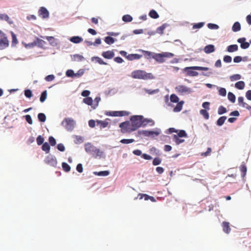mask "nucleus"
Segmentation results:
<instances>
[{
	"label": "nucleus",
	"instance_id": "obj_54",
	"mask_svg": "<svg viewBox=\"0 0 251 251\" xmlns=\"http://www.w3.org/2000/svg\"><path fill=\"white\" fill-rule=\"evenodd\" d=\"M204 25V23L201 22L197 24H195L193 26V29L200 28L202 27Z\"/></svg>",
	"mask_w": 251,
	"mask_h": 251
},
{
	"label": "nucleus",
	"instance_id": "obj_22",
	"mask_svg": "<svg viewBox=\"0 0 251 251\" xmlns=\"http://www.w3.org/2000/svg\"><path fill=\"white\" fill-rule=\"evenodd\" d=\"M70 41L74 43L78 44L81 43L83 41V39L79 36H73L70 39Z\"/></svg>",
	"mask_w": 251,
	"mask_h": 251
},
{
	"label": "nucleus",
	"instance_id": "obj_4",
	"mask_svg": "<svg viewBox=\"0 0 251 251\" xmlns=\"http://www.w3.org/2000/svg\"><path fill=\"white\" fill-rule=\"evenodd\" d=\"M174 56V54L169 52H163L160 53H155L152 58L159 63H162L165 61V58H171Z\"/></svg>",
	"mask_w": 251,
	"mask_h": 251
},
{
	"label": "nucleus",
	"instance_id": "obj_2",
	"mask_svg": "<svg viewBox=\"0 0 251 251\" xmlns=\"http://www.w3.org/2000/svg\"><path fill=\"white\" fill-rule=\"evenodd\" d=\"M85 151L91 154L95 158L101 157L103 155V152L96 148L91 143H87L85 145Z\"/></svg>",
	"mask_w": 251,
	"mask_h": 251
},
{
	"label": "nucleus",
	"instance_id": "obj_47",
	"mask_svg": "<svg viewBox=\"0 0 251 251\" xmlns=\"http://www.w3.org/2000/svg\"><path fill=\"white\" fill-rule=\"evenodd\" d=\"M227 97L228 99L232 102H234L235 101V96L232 93L229 92L228 93Z\"/></svg>",
	"mask_w": 251,
	"mask_h": 251
},
{
	"label": "nucleus",
	"instance_id": "obj_7",
	"mask_svg": "<svg viewBox=\"0 0 251 251\" xmlns=\"http://www.w3.org/2000/svg\"><path fill=\"white\" fill-rule=\"evenodd\" d=\"M175 90L179 95H189L192 92L191 88L183 85H179L176 86Z\"/></svg>",
	"mask_w": 251,
	"mask_h": 251
},
{
	"label": "nucleus",
	"instance_id": "obj_56",
	"mask_svg": "<svg viewBox=\"0 0 251 251\" xmlns=\"http://www.w3.org/2000/svg\"><path fill=\"white\" fill-rule=\"evenodd\" d=\"M219 94L220 95L222 96H226V89L224 88H221L219 90Z\"/></svg>",
	"mask_w": 251,
	"mask_h": 251
},
{
	"label": "nucleus",
	"instance_id": "obj_5",
	"mask_svg": "<svg viewBox=\"0 0 251 251\" xmlns=\"http://www.w3.org/2000/svg\"><path fill=\"white\" fill-rule=\"evenodd\" d=\"M61 125L69 131H72L75 125V121L71 118H66L62 122Z\"/></svg>",
	"mask_w": 251,
	"mask_h": 251
},
{
	"label": "nucleus",
	"instance_id": "obj_60",
	"mask_svg": "<svg viewBox=\"0 0 251 251\" xmlns=\"http://www.w3.org/2000/svg\"><path fill=\"white\" fill-rule=\"evenodd\" d=\"M26 121L30 125L32 124V120L29 115H26L25 116Z\"/></svg>",
	"mask_w": 251,
	"mask_h": 251
},
{
	"label": "nucleus",
	"instance_id": "obj_13",
	"mask_svg": "<svg viewBox=\"0 0 251 251\" xmlns=\"http://www.w3.org/2000/svg\"><path fill=\"white\" fill-rule=\"evenodd\" d=\"M246 38L244 37L239 38L237 42L241 44L240 47L243 49H248L250 47V44L245 42Z\"/></svg>",
	"mask_w": 251,
	"mask_h": 251
},
{
	"label": "nucleus",
	"instance_id": "obj_25",
	"mask_svg": "<svg viewBox=\"0 0 251 251\" xmlns=\"http://www.w3.org/2000/svg\"><path fill=\"white\" fill-rule=\"evenodd\" d=\"M245 82L243 81H238L235 84V88L239 90L243 89L245 87Z\"/></svg>",
	"mask_w": 251,
	"mask_h": 251
},
{
	"label": "nucleus",
	"instance_id": "obj_16",
	"mask_svg": "<svg viewBox=\"0 0 251 251\" xmlns=\"http://www.w3.org/2000/svg\"><path fill=\"white\" fill-rule=\"evenodd\" d=\"M107 120L104 121L97 120L96 121L97 126H99L100 129L107 127L109 124Z\"/></svg>",
	"mask_w": 251,
	"mask_h": 251
},
{
	"label": "nucleus",
	"instance_id": "obj_63",
	"mask_svg": "<svg viewBox=\"0 0 251 251\" xmlns=\"http://www.w3.org/2000/svg\"><path fill=\"white\" fill-rule=\"evenodd\" d=\"M57 148L59 151H65V147L63 145V144L61 143H60L57 145Z\"/></svg>",
	"mask_w": 251,
	"mask_h": 251
},
{
	"label": "nucleus",
	"instance_id": "obj_18",
	"mask_svg": "<svg viewBox=\"0 0 251 251\" xmlns=\"http://www.w3.org/2000/svg\"><path fill=\"white\" fill-rule=\"evenodd\" d=\"M139 51H140L143 53L144 55L147 59L152 58V56H154V55L155 53L154 52H151L149 51L144 50H140Z\"/></svg>",
	"mask_w": 251,
	"mask_h": 251
},
{
	"label": "nucleus",
	"instance_id": "obj_27",
	"mask_svg": "<svg viewBox=\"0 0 251 251\" xmlns=\"http://www.w3.org/2000/svg\"><path fill=\"white\" fill-rule=\"evenodd\" d=\"M167 26V24H164L158 27L156 29L157 33L160 34H163L164 30L166 28V27Z\"/></svg>",
	"mask_w": 251,
	"mask_h": 251
},
{
	"label": "nucleus",
	"instance_id": "obj_42",
	"mask_svg": "<svg viewBox=\"0 0 251 251\" xmlns=\"http://www.w3.org/2000/svg\"><path fill=\"white\" fill-rule=\"evenodd\" d=\"M238 101L239 104L243 107H246V106L248 105L247 103L244 101V98L242 97H239L238 99Z\"/></svg>",
	"mask_w": 251,
	"mask_h": 251
},
{
	"label": "nucleus",
	"instance_id": "obj_23",
	"mask_svg": "<svg viewBox=\"0 0 251 251\" xmlns=\"http://www.w3.org/2000/svg\"><path fill=\"white\" fill-rule=\"evenodd\" d=\"M72 60L74 61L80 62L84 60V57L80 54H74L72 57Z\"/></svg>",
	"mask_w": 251,
	"mask_h": 251
},
{
	"label": "nucleus",
	"instance_id": "obj_51",
	"mask_svg": "<svg viewBox=\"0 0 251 251\" xmlns=\"http://www.w3.org/2000/svg\"><path fill=\"white\" fill-rule=\"evenodd\" d=\"M241 78V75L239 74H236L230 76V79L231 81H235L239 80Z\"/></svg>",
	"mask_w": 251,
	"mask_h": 251
},
{
	"label": "nucleus",
	"instance_id": "obj_49",
	"mask_svg": "<svg viewBox=\"0 0 251 251\" xmlns=\"http://www.w3.org/2000/svg\"><path fill=\"white\" fill-rule=\"evenodd\" d=\"M134 142V140L133 139H122L120 141V142L121 143H122V144H126L132 143H133Z\"/></svg>",
	"mask_w": 251,
	"mask_h": 251
},
{
	"label": "nucleus",
	"instance_id": "obj_44",
	"mask_svg": "<svg viewBox=\"0 0 251 251\" xmlns=\"http://www.w3.org/2000/svg\"><path fill=\"white\" fill-rule=\"evenodd\" d=\"M83 101L85 103L89 105H91L93 103V100L91 97L85 98L83 99Z\"/></svg>",
	"mask_w": 251,
	"mask_h": 251
},
{
	"label": "nucleus",
	"instance_id": "obj_61",
	"mask_svg": "<svg viewBox=\"0 0 251 251\" xmlns=\"http://www.w3.org/2000/svg\"><path fill=\"white\" fill-rule=\"evenodd\" d=\"M224 61L226 63H230L231 62L232 58L229 55H226L224 57Z\"/></svg>",
	"mask_w": 251,
	"mask_h": 251
},
{
	"label": "nucleus",
	"instance_id": "obj_58",
	"mask_svg": "<svg viewBox=\"0 0 251 251\" xmlns=\"http://www.w3.org/2000/svg\"><path fill=\"white\" fill-rule=\"evenodd\" d=\"M49 141L51 146H54L56 144V140L52 136H50L49 137Z\"/></svg>",
	"mask_w": 251,
	"mask_h": 251
},
{
	"label": "nucleus",
	"instance_id": "obj_36",
	"mask_svg": "<svg viewBox=\"0 0 251 251\" xmlns=\"http://www.w3.org/2000/svg\"><path fill=\"white\" fill-rule=\"evenodd\" d=\"M62 167L63 170L66 172H69L70 171L71 167L66 162H63L62 163Z\"/></svg>",
	"mask_w": 251,
	"mask_h": 251
},
{
	"label": "nucleus",
	"instance_id": "obj_9",
	"mask_svg": "<svg viewBox=\"0 0 251 251\" xmlns=\"http://www.w3.org/2000/svg\"><path fill=\"white\" fill-rule=\"evenodd\" d=\"M44 161L46 164L54 167L56 166L57 164V161L55 157L50 154L45 158Z\"/></svg>",
	"mask_w": 251,
	"mask_h": 251
},
{
	"label": "nucleus",
	"instance_id": "obj_24",
	"mask_svg": "<svg viewBox=\"0 0 251 251\" xmlns=\"http://www.w3.org/2000/svg\"><path fill=\"white\" fill-rule=\"evenodd\" d=\"M238 50V46L236 44L228 46L227 48V51L229 52H235Z\"/></svg>",
	"mask_w": 251,
	"mask_h": 251
},
{
	"label": "nucleus",
	"instance_id": "obj_43",
	"mask_svg": "<svg viewBox=\"0 0 251 251\" xmlns=\"http://www.w3.org/2000/svg\"><path fill=\"white\" fill-rule=\"evenodd\" d=\"M66 75L68 77H73L74 76L78 75L77 74H75L74 72L72 70H68L66 73Z\"/></svg>",
	"mask_w": 251,
	"mask_h": 251
},
{
	"label": "nucleus",
	"instance_id": "obj_40",
	"mask_svg": "<svg viewBox=\"0 0 251 251\" xmlns=\"http://www.w3.org/2000/svg\"><path fill=\"white\" fill-rule=\"evenodd\" d=\"M38 118L39 121L45 122L46 120V116L44 113H40L38 115Z\"/></svg>",
	"mask_w": 251,
	"mask_h": 251
},
{
	"label": "nucleus",
	"instance_id": "obj_15",
	"mask_svg": "<svg viewBox=\"0 0 251 251\" xmlns=\"http://www.w3.org/2000/svg\"><path fill=\"white\" fill-rule=\"evenodd\" d=\"M102 56L108 59H112L115 55L114 52L113 50H108L106 51H103L102 53Z\"/></svg>",
	"mask_w": 251,
	"mask_h": 251
},
{
	"label": "nucleus",
	"instance_id": "obj_48",
	"mask_svg": "<svg viewBox=\"0 0 251 251\" xmlns=\"http://www.w3.org/2000/svg\"><path fill=\"white\" fill-rule=\"evenodd\" d=\"M161 162V159L159 157H155L152 161V164L154 166L159 165Z\"/></svg>",
	"mask_w": 251,
	"mask_h": 251
},
{
	"label": "nucleus",
	"instance_id": "obj_50",
	"mask_svg": "<svg viewBox=\"0 0 251 251\" xmlns=\"http://www.w3.org/2000/svg\"><path fill=\"white\" fill-rule=\"evenodd\" d=\"M36 141L38 145H41L43 144L44 139L41 135H39L36 139Z\"/></svg>",
	"mask_w": 251,
	"mask_h": 251
},
{
	"label": "nucleus",
	"instance_id": "obj_29",
	"mask_svg": "<svg viewBox=\"0 0 251 251\" xmlns=\"http://www.w3.org/2000/svg\"><path fill=\"white\" fill-rule=\"evenodd\" d=\"M10 18L6 14H0V20H4L7 22L9 24H11L12 22L9 21Z\"/></svg>",
	"mask_w": 251,
	"mask_h": 251
},
{
	"label": "nucleus",
	"instance_id": "obj_17",
	"mask_svg": "<svg viewBox=\"0 0 251 251\" xmlns=\"http://www.w3.org/2000/svg\"><path fill=\"white\" fill-rule=\"evenodd\" d=\"M215 50V47L214 45H208L204 47L203 50L206 53L208 54L214 52Z\"/></svg>",
	"mask_w": 251,
	"mask_h": 251
},
{
	"label": "nucleus",
	"instance_id": "obj_28",
	"mask_svg": "<svg viewBox=\"0 0 251 251\" xmlns=\"http://www.w3.org/2000/svg\"><path fill=\"white\" fill-rule=\"evenodd\" d=\"M104 41L108 45H111L115 42V40L112 37L107 36L105 38Z\"/></svg>",
	"mask_w": 251,
	"mask_h": 251
},
{
	"label": "nucleus",
	"instance_id": "obj_45",
	"mask_svg": "<svg viewBox=\"0 0 251 251\" xmlns=\"http://www.w3.org/2000/svg\"><path fill=\"white\" fill-rule=\"evenodd\" d=\"M227 112L226 109L223 106H220L218 110V113L219 115H222L226 113Z\"/></svg>",
	"mask_w": 251,
	"mask_h": 251
},
{
	"label": "nucleus",
	"instance_id": "obj_52",
	"mask_svg": "<svg viewBox=\"0 0 251 251\" xmlns=\"http://www.w3.org/2000/svg\"><path fill=\"white\" fill-rule=\"evenodd\" d=\"M95 59L96 61L99 63L100 65H107V63L104 62L100 57H93V59Z\"/></svg>",
	"mask_w": 251,
	"mask_h": 251
},
{
	"label": "nucleus",
	"instance_id": "obj_1",
	"mask_svg": "<svg viewBox=\"0 0 251 251\" xmlns=\"http://www.w3.org/2000/svg\"><path fill=\"white\" fill-rule=\"evenodd\" d=\"M130 121L133 129L136 130L141 126H145L149 123H153L152 120L144 119L143 116L135 115L130 118Z\"/></svg>",
	"mask_w": 251,
	"mask_h": 251
},
{
	"label": "nucleus",
	"instance_id": "obj_41",
	"mask_svg": "<svg viewBox=\"0 0 251 251\" xmlns=\"http://www.w3.org/2000/svg\"><path fill=\"white\" fill-rule=\"evenodd\" d=\"M47 96V91H43L40 96V100L41 102H43L46 99Z\"/></svg>",
	"mask_w": 251,
	"mask_h": 251
},
{
	"label": "nucleus",
	"instance_id": "obj_53",
	"mask_svg": "<svg viewBox=\"0 0 251 251\" xmlns=\"http://www.w3.org/2000/svg\"><path fill=\"white\" fill-rule=\"evenodd\" d=\"M146 93L150 95L157 93L159 92V89L151 90V89H145Z\"/></svg>",
	"mask_w": 251,
	"mask_h": 251
},
{
	"label": "nucleus",
	"instance_id": "obj_26",
	"mask_svg": "<svg viewBox=\"0 0 251 251\" xmlns=\"http://www.w3.org/2000/svg\"><path fill=\"white\" fill-rule=\"evenodd\" d=\"M240 29H241L240 24L238 22H235L233 24V25L232 27V30L234 32H237V31L240 30Z\"/></svg>",
	"mask_w": 251,
	"mask_h": 251
},
{
	"label": "nucleus",
	"instance_id": "obj_55",
	"mask_svg": "<svg viewBox=\"0 0 251 251\" xmlns=\"http://www.w3.org/2000/svg\"><path fill=\"white\" fill-rule=\"evenodd\" d=\"M207 26L209 28L211 29H217L219 28V26L217 25L212 23L208 24Z\"/></svg>",
	"mask_w": 251,
	"mask_h": 251
},
{
	"label": "nucleus",
	"instance_id": "obj_21",
	"mask_svg": "<svg viewBox=\"0 0 251 251\" xmlns=\"http://www.w3.org/2000/svg\"><path fill=\"white\" fill-rule=\"evenodd\" d=\"M143 134L147 136H150L152 135L157 136L159 135V132L157 131L143 130Z\"/></svg>",
	"mask_w": 251,
	"mask_h": 251
},
{
	"label": "nucleus",
	"instance_id": "obj_39",
	"mask_svg": "<svg viewBox=\"0 0 251 251\" xmlns=\"http://www.w3.org/2000/svg\"><path fill=\"white\" fill-rule=\"evenodd\" d=\"M94 174L99 176H107L109 174V172L108 171H103L99 172H95Z\"/></svg>",
	"mask_w": 251,
	"mask_h": 251
},
{
	"label": "nucleus",
	"instance_id": "obj_10",
	"mask_svg": "<svg viewBox=\"0 0 251 251\" xmlns=\"http://www.w3.org/2000/svg\"><path fill=\"white\" fill-rule=\"evenodd\" d=\"M195 67L196 66L185 67L183 69V71L186 73V75L191 76H197L199 75V73L197 72L194 71L196 70L195 69Z\"/></svg>",
	"mask_w": 251,
	"mask_h": 251
},
{
	"label": "nucleus",
	"instance_id": "obj_34",
	"mask_svg": "<svg viewBox=\"0 0 251 251\" xmlns=\"http://www.w3.org/2000/svg\"><path fill=\"white\" fill-rule=\"evenodd\" d=\"M42 149L43 151H46L47 153H48L50 150V146L47 142H46L43 144Z\"/></svg>",
	"mask_w": 251,
	"mask_h": 251
},
{
	"label": "nucleus",
	"instance_id": "obj_30",
	"mask_svg": "<svg viewBox=\"0 0 251 251\" xmlns=\"http://www.w3.org/2000/svg\"><path fill=\"white\" fill-rule=\"evenodd\" d=\"M226 119V116H222V117H220L217 121V125L218 126H222L224 124V123H225Z\"/></svg>",
	"mask_w": 251,
	"mask_h": 251
},
{
	"label": "nucleus",
	"instance_id": "obj_35",
	"mask_svg": "<svg viewBox=\"0 0 251 251\" xmlns=\"http://www.w3.org/2000/svg\"><path fill=\"white\" fill-rule=\"evenodd\" d=\"M200 114L203 116V117L206 120H208L209 118V113L205 109H201L200 110Z\"/></svg>",
	"mask_w": 251,
	"mask_h": 251
},
{
	"label": "nucleus",
	"instance_id": "obj_8",
	"mask_svg": "<svg viewBox=\"0 0 251 251\" xmlns=\"http://www.w3.org/2000/svg\"><path fill=\"white\" fill-rule=\"evenodd\" d=\"M119 126L121 127V132L123 133H130L135 131L133 129L132 124L129 121H126L120 124Z\"/></svg>",
	"mask_w": 251,
	"mask_h": 251
},
{
	"label": "nucleus",
	"instance_id": "obj_3",
	"mask_svg": "<svg viewBox=\"0 0 251 251\" xmlns=\"http://www.w3.org/2000/svg\"><path fill=\"white\" fill-rule=\"evenodd\" d=\"M131 76L134 78L148 79L152 77V75L151 73H147L142 70H136L132 72Z\"/></svg>",
	"mask_w": 251,
	"mask_h": 251
},
{
	"label": "nucleus",
	"instance_id": "obj_12",
	"mask_svg": "<svg viewBox=\"0 0 251 251\" xmlns=\"http://www.w3.org/2000/svg\"><path fill=\"white\" fill-rule=\"evenodd\" d=\"M9 46V41L5 34L0 37V50H3Z\"/></svg>",
	"mask_w": 251,
	"mask_h": 251
},
{
	"label": "nucleus",
	"instance_id": "obj_64",
	"mask_svg": "<svg viewBox=\"0 0 251 251\" xmlns=\"http://www.w3.org/2000/svg\"><path fill=\"white\" fill-rule=\"evenodd\" d=\"M77 171L79 173H82L83 172V167L81 164H78L76 166V168Z\"/></svg>",
	"mask_w": 251,
	"mask_h": 251
},
{
	"label": "nucleus",
	"instance_id": "obj_19",
	"mask_svg": "<svg viewBox=\"0 0 251 251\" xmlns=\"http://www.w3.org/2000/svg\"><path fill=\"white\" fill-rule=\"evenodd\" d=\"M184 102L183 100L178 101L176 105L174 107L173 111L175 112H178L180 111L182 109V106Z\"/></svg>",
	"mask_w": 251,
	"mask_h": 251
},
{
	"label": "nucleus",
	"instance_id": "obj_20",
	"mask_svg": "<svg viewBox=\"0 0 251 251\" xmlns=\"http://www.w3.org/2000/svg\"><path fill=\"white\" fill-rule=\"evenodd\" d=\"M142 55L138 54H130L126 56V58L129 60H133L139 59L142 57Z\"/></svg>",
	"mask_w": 251,
	"mask_h": 251
},
{
	"label": "nucleus",
	"instance_id": "obj_37",
	"mask_svg": "<svg viewBox=\"0 0 251 251\" xmlns=\"http://www.w3.org/2000/svg\"><path fill=\"white\" fill-rule=\"evenodd\" d=\"M132 17L129 15H125L123 16L122 20L125 22H130L132 20Z\"/></svg>",
	"mask_w": 251,
	"mask_h": 251
},
{
	"label": "nucleus",
	"instance_id": "obj_11",
	"mask_svg": "<svg viewBox=\"0 0 251 251\" xmlns=\"http://www.w3.org/2000/svg\"><path fill=\"white\" fill-rule=\"evenodd\" d=\"M38 15L43 19H47L49 17V12L45 7H41L38 10Z\"/></svg>",
	"mask_w": 251,
	"mask_h": 251
},
{
	"label": "nucleus",
	"instance_id": "obj_62",
	"mask_svg": "<svg viewBox=\"0 0 251 251\" xmlns=\"http://www.w3.org/2000/svg\"><path fill=\"white\" fill-rule=\"evenodd\" d=\"M126 112L123 111H116L115 113H116V114L114 115V116H120V117H121V116H123L126 115Z\"/></svg>",
	"mask_w": 251,
	"mask_h": 251
},
{
	"label": "nucleus",
	"instance_id": "obj_57",
	"mask_svg": "<svg viewBox=\"0 0 251 251\" xmlns=\"http://www.w3.org/2000/svg\"><path fill=\"white\" fill-rule=\"evenodd\" d=\"M25 95L26 97L30 98L32 96V93L30 90L26 89L25 90Z\"/></svg>",
	"mask_w": 251,
	"mask_h": 251
},
{
	"label": "nucleus",
	"instance_id": "obj_32",
	"mask_svg": "<svg viewBox=\"0 0 251 251\" xmlns=\"http://www.w3.org/2000/svg\"><path fill=\"white\" fill-rule=\"evenodd\" d=\"M149 16L153 19H157L159 17V15L156 11L154 10L150 11L149 14Z\"/></svg>",
	"mask_w": 251,
	"mask_h": 251
},
{
	"label": "nucleus",
	"instance_id": "obj_31",
	"mask_svg": "<svg viewBox=\"0 0 251 251\" xmlns=\"http://www.w3.org/2000/svg\"><path fill=\"white\" fill-rule=\"evenodd\" d=\"M35 43L38 45V46L41 48H44L46 44L45 41L40 39H37L35 42Z\"/></svg>",
	"mask_w": 251,
	"mask_h": 251
},
{
	"label": "nucleus",
	"instance_id": "obj_46",
	"mask_svg": "<svg viewBox=\"0 0 251 251\" xmlns=\"http://www.w3.org/2000/svg\"><path fill=\"white\" fill-rule=\"evenodd\" d=\"M11 35H12V46H15L18 43V40L16 37V35L13 32H11Z\"/></svg>",
	"mask_w": 251,
	"mask_h": 251
},
{
	"label": "nucleus",
	"instance_id": "obj_59",
	"mask_svg": "<svg viewBox=\"0 0 251 251\" xmlns=\"http://www.w3.org/2000/svg\"><path fill=\"white\" fill-rule=\"evenodd\" d=\"M55 78V76L53 75H50L45 77V79L47 81H51Z\"/></svg>",
	"mask_w": 251,
	"mask_h": 251
},
{
	"label": "nucleus",
	"instance_id": "obj_6",
	"mask_svg": "<svg viewBox=\"0 0 251 251\" xmlns=\"http://www.w3.org/2000/svg\"><path fill=\"white\" fill-rule=\"evenodd\" d=\"M187 134L184 130H180L177 134L173 135V140L176 145H179L184 142V139H182L181 137H187Z\"/></svg>",
	"mask_w": 251,
	"mask_h": 251
},
{
	"label": "nucleus",
	"instance_id": "obj_33",
	"mask_svg": "<svg viewBox=\"0 0 251 251\" xmlns=\"http://www.w3.org/2000/svg\"><path fill=\"white\" fill-rule=\"evenodd\" d=\"M240 171L242 173V176L244 177L246 175L247 169L245 165H241L240 167Z\"/></svg>",
	"mask_w": 251,
	"mask_h": 251
},
{
	"label": "nucleus",
	"instance_id": "obj_14",
	"mask_svg": "<svg viewBox=\"0 0 251 251\" xmlns=\"http://www.w3.org/2000/svg\"><path fill=\"white\" fill-rule=\"evenodd\" d=\"M223 230L224 232L226 234L230 233L231 231V228L230 227V224L229 222L224 221L222 224Z\"/></svg>",
	"mask_w": 251,
	"mask_h": 251
},
{
	"label": "nucleus",
	"instance_id": "obj_38",
	"mask_svg": "<svg viewBox=\"0 0 251 251\" xmlns=\"http://www.w3.org/2000/svg\"><path fill=\"white\" fill-rule=\"evenodd\" d=\"M170 100L172 102L176 103L179 101L178 97L175 94H172L170 96Z\"/></svg>",
	"mask_w": 251,
	"mask_h": 251
}]
</instances>
